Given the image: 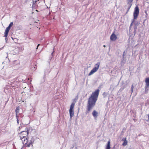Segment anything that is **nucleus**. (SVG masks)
Listing matches in <instances>:
<instances>
[{
	"label": "nucleus",
	"instance_id": "f257e3e1",
	"mask_svg": "<svg viewBox=\"0 0 149 149\" xmlns=\"http://www.w3.org/2000/svg\"><path fill=\"white\" fill-rule=\"evenodd\" d=\"M31 130H33L31 127L28 128L26 130L22 131L19 134L20 139L24 145L26 147H29L31 146L32 147L33 146V144L35 141L34 137H32L29 141L27 139L29 133Z\"/></svg>",
	"mask_w": 149,
	"mask_h": 149
},
{
	"label": "nucleus",
	"instance_id": "f03ea898",
	"mask_svg": "<svg viewBox=\"0 0 149 149\" xmlns=\"http://www.w3.org/2000/svg\"><path fill=\"white\" fill-rule=\"evenodd\" d=\"M99 90L97 89L88 98L87 106V113H88L95 106L97 99Z\"/></svg>",
	"mask_w": 149,
	"mask_h": 149
},
{
	"label": "nucleus",
	"instance_id": "7ed1b4c3",
	"mask_svg": "<svg viewBox=\"0 0 149 149\" xmlns=\"http://www.w3.org/2000/svg\"><path fill=\"white\" fill-rule=\"evenodd\" d=\"M139 13V9L138 6H136L134 10L133 14L134 19L132 21V22L130 25V27H131L133 24H134V25L137 26L139 24V23L137 22H135V20L136 19Z\"/></svg>",
	"mask_w": 149,
	"mask_h": 149
},
{
	"label": "nucleus",
	"instance_id": "20e7f679",
	"mask_svg": "<svg viewBox=\"0 0 149 149\" xmlns=\"http://www.w3.org/2000/svg\"><path fill=\"white\" fill-rule=\"evenodd\" d=\"M100 65V62H98L95 65L94 67L92 70L88 74V76H90L92 74L95 72H97L99 69Z\"/></svg>",
	"mask_w": 149,
	"mask_h": 149
},
{
	"label": "nucleus",
	"instance_id": "39448f33",
	"mask_svg": "<svg viewBox=\"0 0 149 149\" xmlns=\"http://www.w3.org/2000/svg\"><path fill=\"white\" fill-rule=\"evenodd\" d=\"M133 1V0H126L127 5L125 6V9L127 10V11L126 13V14L127 13L132 6V5Z\"/></svg>",
	"mask_w": 149,
	"mask_h": 149
},
{
	"label": "nucleus",
	"instance_id": "423d86ee",
	"mask_svg": "<svg viewBox=\"0 0 149 149\" xmlns=\"http://www.w3.org/2000/svg\"><path fill=\"white\" fill-rule=\"evenodd\" d=\"M117 37L114 34V32H113L111 35L110 36V39L112 41H115L117 39Z\"/></svg>",
	"mask_w": 149,
	"mask_h": 149
},
{
	"label": "nucleus",
	"instance_id": "0eeeda50",
	"mask_svg": "<svg viewBox=\"0 0 149 149\" xmlns=\"http://www.w3.org/2000/svg\"><path fill=\"white\" fill-rule=\"evenodd\" d=\"M51 71V69H50V66H48L45 70V75L46 74H48Z\"/></svg>",
	"mask_w": 149,
	"mask_h": 149
},
{
	"label": "nucleus",
	"instance_id": "6e6552de",
	"mask_svg": "<svg viewBox=\"0 0 149 149\" xmlns=\"http://www.w3.org/2000/svg\"><path fill=\"white\" fill-rule=\"evenodd\" d=\"M98 113L95 110L93 111L92 112L93 116L95 118H97L98 116Z\"/></svg>",
	"mask_w": 149,
	"mask_h": 149
},
{
	"label": "nucleus",
	"instance_id": "1a4fd4ad",
	"mask_svg": "<svg viewBox=\"0 0 149 149\" xmlns=\"http://www.w3.org/2000/svg\"><path fill=\"white\" fill-rule=\"evenodd\" d=\"M122 140L124 142L122 144V145L123 146H126L127 143V141L126 140V138H123L122 139Z\"/></svg>",
	"mask_w": 149,
	"mask_h": 149
},
{
	"label": "nucleus",
	"instance_id": "9d476101",
	"mask_svg": "<svg viewBox=\"0 0 149 149\" xmlns=\"http://www.w3.org/2000/svg\"><path fill=\"white\" fill-rule=\"evenodd\" d=\"M37 1L36 0H33V4L32 7L33 8H34L37 6Z\"/></svg>",
	"mask_w": 149,
	"mask_h": 149
},
{
	"label": "nucleus",
	"instance_id": "9b49d317",
	"mask_svg": "<svg viewBox=\"0 0 149 149\" xmlns=\"http://www.w3.org/2000/svg\"><path fill=\"white\" fill-rule=\"evenodd\" d=\"M145 82L146 86H149V77H148L146 79Z\"/></svg>",
	"mask_w": 149,
	"mask_h": 149
},
{
	"label": "nucleus",
	"instance_id": "f8f14e48",
	"mask_svg": "<svg viewBox=\"0 0 149 149\" xmlns=\"http://www.w3.org/2000/svg\"><path fill=\"white\" fill-rule=\"evenodd\" d=\"M69 112L70 116V118L71 119L72 116L74 115V113L73 110H69Z\"/></svg>",
	"mask_w": 149,
	"mask_h": 149
},
{
	"label": "nucleus",
	"instance_id": "ddd939ff",
	"mask_svg": "<svg viewBox=\"0 0 149 149\" xmlns=\"http://www.w3.org/2000/svg\"><path fill=\"white\" fill-rule=\"evenodd\" d=\"M19 107H18L16 108L15 109V112H16V116H18V114L19 113Z\"/></svg>",
	"mask_w": 149,
	"mask_h": 149
},
{
	"label": "nucleus",
	"instance_id": "4468645a",
	"mask_svg": "<svg viewBox=\"0 0 149 149\" xmlns=\"http://www.w3.org/2000/svg\"><path fill=\"white\" fill-rule=\"evenodd\" d=\"M78 99V97L77 96H76V97H75L74 99H73L72 102V103L74 104H75Z\"/></svg>",
	"mask_w": 149,
	"mask_h": 149
},
{
	"label": "nucleus",
	"instance_id": "2eb2a0df",
	"mask_svg": "<svg viewBox=\"0 0 149 149\" xmlns=\"http://www.w3.org/2000/svg\"><path fill=\"white\" fill-rule=\"evenodd\" d=\"M110 142L109 141H108L107 143V145L106 149H110Z\"/></svg>",
	"mask_w": 149,
	"mask_h": 149
},
{
	"label": "nucleus",
	"instance_id": "dca6fc26",
	"mask_svg": "<svg viewBox=\"0 0 149 149\" xmlns=\"http://www.w3.org/2000/svg\"><path fill=\"white\" fill-rule=\"evenodd\" d=\"M149 86H147L145 85V93L147 92L148 90H149Z\"/></svg>",
	"mask_w": 149,
	"mask_h": 149
},
{
	"label": "nucleus",
	"instance_id": "f3484780",
	"mask_svg": "<svg viewBox=\"0 0 149 149\" xmlns=\"http://www.w3.org/2000/svg\"><path fill=\"white\" fill-rule=\"evenodd\" d=\"M74 105H75V104H73V103H72V104H71V105H70V109L73 110Z\"/></svg>",
	"mask_w": 149,
	"mask_h": 149
},
{
	"label": "nucleus",
	"instance_id": "a211bd4d",
	"mask_svg": "<svg viewBox=\"0 0 149 149\" xmlns=\"http://www.w3.org/2000/svg\"><path fill=\"white\" fill-rule=\"evenodd\" d=\"M9 31L5 30V32L4 36L6 37L7 36Z\"/></svg>",
	"mask_w": 149,
	"mask_h": 149
},
{
	"label": "nucleus",
	"instance_id": "6ab92c4d",
	"mask_svg": "<svg viewBox=\"0 0 149 149\" xmlns=\"http://www.w3.org/2000/svg\"><path fill=\"white\" fill-rule=\"evenodd\" d=\"M19 63V62L17 60H15L13 62V65H17V64Z\"/></svg>",
	"mask_w": 149,
	"mask_h": 149
},
{
	"label": "nucleus",
	"instance_id": "aec40b11",
	"mask_svg": "<svg viewBox=\"0 0 149 149\" xmlns=\"http://www.w3.org/2000/svg\"><path fill=\"white\" fill-rule=\"evenodd\" d=\"M37 66L36 65H34L33 67H32L31 68V70H35L37 68Z\"/></svg>",
	"mask_w": 149,
	"mask_h": 149
},
{
	"label": "nucleus",
	"instance_id": "412c9836",
	"mask_svg": "<svg viewBox=\"0 0 149 149\" xmlns=\"http://www.w3.org/2000/svg\"><path fill=\"white\" fill-rule=\"evenodd\" d=\"M13 22H11L10 23V24H9V25H8V27L11 28V27L12 26H13Z\"/></svg>",
	"mask_w": 149,
	"mask_h": 149
},
{
	"label": "nucleus",
	"instance_id": "4be33fe9",
	"mask_svg": "<svg viewBox=\"0 0 149 149\" xmlns=\"http://www.w3.org/2000/svg\"><path fill=\"white\" fill-rule=\"evenodd\" d=\"M16 118H17V123L18 124L19 118H18V116H16Z\"/></svg>",
	"mask_w": 149,
	"mask_h": 149
},
{
	"label": "nucleus",
	"instance_id": "5701e85b",
	"mask_svg": "<svg viewBox=\"0 0 149 149\" xmlns=\"http://www.w3.org/2000/svg\"><path fill=\"white\" fill-rule=\"evenodd\" d=\"M10 27H7L6 28V30L9 31H10Z\"/></svg>",
	"mask_w": 149,
	"mask_h": 149
},
{
	"label": "nucleus",
	"instance_id": "b1692460",
	"mask_svg": "<svg viewBox=\"0 0 149 149\" xmlns=\"http://www.w3.org/2000/svg\"><path fill=\"white\" fill-rule=\"evenodd\" d=\"M54 53V51L51 54H52V57H50L49 58V59L50 60H51V59L53 57V53Z\"/></svg>",
	"mask_w": 149,
	"mask_h": 149
},
{
	"label": "nucleus",
	"instance_id": "393cba45",
	"mask_svg": "<svg viewBox=\"0 0 149 149\" xmlns=\"http://www.w3.org/2000/svg\"><path fill=\"white\" fill-rule=\"evenodd\" d=\"M22 81H23V82H24V83H26V82L27 81V80L26 79L24 80V79H23Z\"/></svg>",
	"mask_w": 149,
	"mask_h": 149
},
{
	"label": "nucleus",
	"instance_id": "a878e982",
	"mask_svg": "<svg viewBox=\"0 0 149 149\" xmlns=\"http://www.w3.org/2000/svg\"><path fill=\"white\" fill-rule=\"evenodd\" d=\"M137 26H136L135 25L134 27V30H136L137 29Z\"/></svg>",
	"mask_w": 149,
	"mask_h": 149
},
{
	"label": "nucleus",
	"instance_id": "bb28decb",
	"mask_svg": "<svg viewBox=\"0 0 149 149\" xmlns=\"http://www.w3.org/2000/svg\"><path fill=\"white\" fill-rule=\"evenodd\" d=\"M134 88V87L133 85H132V86L131 89H133Z\"/></svg>",
	"mask_w": 149,
	"mask_h": 149
},
{
	"label": "nucleus",
	"instance_id": "cd10ccee",
	"mask_svg": "<svg viewBox=\"0 0 149 149\" xmlns=\"http://www.w3.org/2000/svg\"><path fill=\"white\" fill-rule=\"evenodd\" d=\"M5 38L6 41V42L7 40H8V38H7V37H5Z\"/></svg>",
	"mask_w": 149,
	"mask_h": 149
},
{
	"label": "nucleus",
	"instance_id": "c85d7f7f",
	"mask_svg": "<svg viewBox=\"0 0 149 149\" xmlns=\"http://www.w3.org/2000/svg\"><path fill=\"white\" fill-rule=\"evenodd\" d=\"M40 44H39L38 45L36 49H38V47L40 46Z\"/></svg>",
	"mask_w": 149,
	"mask_h": 149
},
{
	"label": "nucleus",
	"instance_id": "c756f323",
	"mask_svg": "<svg viewBox=\"0 0 149 149\" xmlns=\"http://www.w3.org/2000/svg\"><path fill=\"white\" fill-rule=\"evenodd\" d=\"M131 93H132L133 92V89H131Z\"/></svg>",
	"mask_w": 149,
	"mask_h": 149
},
{
	"label": "nucleus",
	"instance_id": "7c9ffc66",
	"mask_svg": "<svg viewBox=\"0 0 149 149\" xmlns=\"http://www.w3.org/2000/svg\"><path fill=\"white\" fill-rule=\"evenodd\" d=\"M136 30H134V34H135L136 33Z\"/></svg>",
	"mask_w": 149,
	"mask_h": 149
},
{
	"label": "nucleus",
	"instance_id": "2f4dec72",
	"mask_svg": "<svg viewBox=\"0 0 149 149\" xmlns=\"http://www.w3.org/2000/svg\"><path fill=\"white\" fill-rule=\"evenodd\" d=\"M8 100H7V101H6V103H5V104H6L7 103V102H8Z\"/></svg>",
	"mask_w": 149,
	"mask_h": 149
},
{
	"label": "nucleus",
	"instance_id": "473e14b6",
	"mask_svg": "<svg viewBox=\"0 0 149 149\" xmlns=\"http://www.w3.org/2000/svg\"><path fill=\"white\" fill-rule=\"evenodd\" d=\"M124 53H125V52H124ZM124 53H123V58H124Z\"/></svg>",
	"mask_w": 149,
	"mask_h": 149
},
{
	"label": "nucleus",
	"instance_id": "72a5a7b5",
	"mask_svg": "<svg viewBox=\"0 0 149 149\" xmlns=\"http://www.w3.org/2000/svg\"><path fill=\"white\" fill-rule=\"evenodd\" d=\"M148 119L149 120V114L148 115Z\"/></svg>",
	"mask_w": 149,
	"mask_h": 149
},
{
	"label": "nucleus",
	"instance_id": "f704fd0d",
	"mask_svg": "<svg viewBox=\"0 0 149 149\" xmlns=\"http://www.w3.org/2000/svg\"><path fill=\"white\" fill-rule=\"evenodd\" d=\"M11 38H12V39L13 40H14V39L12 37H11Z\"/></svg>",
	"mask_w": 149,
	"mask_h": 149
},
{
	"label": "nucleus",
	"instance_id": "c9c22d12",
	"mask_svg": "<svg viewBox=\"0 0 149 149\" xmlns=\"http://www.w3.org/2000/svg\"><path fill=\"white\" fill-rule=\"evenodd\" d=\"M104 47H105V45H104Z\"/></svg>",
	"mask_w": 149,
	"mask_h": 149
},
{
	"label": "nucleus",
	"instance_id": "e433bc0d",
	"mask_svg": "<svg viewBox=\"0 0 149 149\" xmlns=\"http://www.w3.org/2000/svg\"><path fill=\"white\" fill-rule=\"evenodd\" d=\"M14 39H15V40H16V38H15Z\"/></svg>",
	"mask_w": 149,
	"mask_h": 149
},
{
	"label": "nucleus",
	"instance_id": "4c0bfd02",
	"mask_svg": "<svg viewBox=\"0 0 149 149\" xmlns=\"http://www.w3.org/2000/svg\"><path fill=\"white\" fill-rule=\"evenodd\" d=\"M27 80H29V78H28V79Z\"/></svg>",
	"mask_w": 149,
	"mask_h": 149
}]
</instances>
